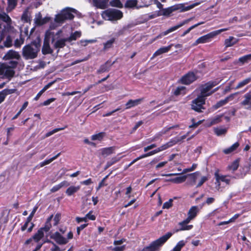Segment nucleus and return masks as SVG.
I'll return each instance as SVG.
<instances>
[{"instance_id":"f03ea898","label":"nucleus","mask_w":251,"mask_h":251,"mask_svg":"<svg viewBox=\"0 0 251 251\" xmlns=\"http://www.w3.org/2000/svg\"><path fill=\"white\" fill-rule=\"evenodd\" d=\"M75 9L66 7L63 9L59 13L56 14L54 18V21L56 23L62 24L68 20H72L74 18V13H76Z\"/></svg>"},{"instance_id":"a19ab883","label":"nucleus","mask_w":251,"mask_h":251,"mask_svg":"<svg viewBox=\"0 0 251 251\" xmlns=\"http://www.w3.org/2000/svg\"><path fill=\"white\" fill-rule=\"evenodd\" d=\"M44 236L43 228H40L33 236V238L36 242L39 241Z\"/></svg>"},{"instance_id":"8fccbe9b","label":"nucleus","mask_w":251,"mask_h":251,"mask_svg":"<svg viewBox=\"0 0 251 251\" xmlns=\"http://www.w3.org/2000/svg\"><path fill=\"white\" fill-rule=\"evenodd\" d=\"M137 4V0H128L126 1L125 6L126 7L132 8L136 6Z\"/></svg>"},{"instance_id":"5fc2aeb1","label":"nucleus","mask_w":251,"mask_h":251,"mask_svg":"<svg viewBox=\"0 0 251 251\" xmlns=\"http://www.w3.org/2000/svg\"><path fill=\"white\" fill-rule=\"evenodd\" d=\"M200 173L199 172L191 174L189 175L190 176L191 180L193 181L192 185H193L196 181L197 178L200 176Z\"/></svg>"},{"instance_id":"3c124183","label":"nucleus","mask_w":251,"mask_h":251,"mask_svg":"<svg viewBox=\"0 0 251 251\" xmlns=\"http://www.w3.org/2000/svg\"><path fill=\"white\" fill-rule=\"evenodd\" d=\"M0 19H1L5 23H9L11 22V20L9 16L4 12L2 13H0Z\"/></svg>"},{"instance_id":"bb28decb","label":"nucleus","mask_w":251,"mask_h":251,"mask_svg":"<svg viewBox=\"0 0 251 251\" xmlns=\"http://www.w3.org/2000/svg\"><path fill=\"white\" fill-rule=\"evenodd\" d=\"M115 149V148L114 147L102 149L101 150V154L104 157H106L114 153Z\"/></svg>"},{"instance_id":"20e7f679","label":"nucleus","mask_w":251,"mask_h":251,"mask_svg":"<svg viewBox=\"0 0 251 251\" xmlns=\"http://www.w3.org/2000/svg\"><path fill=\"white\" fill-rule=\"evenodd\" d=\"M40 50V45L34 43L25 46L23 48V55L26 59H32L37 56Z\"/></svg>"},{"instance_id":"79ce46f5","label":"nucleus","mask_w":251,"mask_h":251,"mask_svg":"<svg viewBox=\"0 0 251 251\" xmlns=\"http://www.w3.org/2000/svg\"><path fill=\"white\" fill-rule=\"evenodd\" d=\"M189 133H187L185 135H184L182 136H181L180 137H176V138H174L173 139H171L169 141H172V142H173V143H172V146L176 145V144H177V143L179 142H181V141H182L183 140H184V139H185L187 136H188Z\"/></svg>"},{"instance_id":"cd10ccee","label":"nucleus","mask_w":251,"mask_h":251,"mask_svg":"<svg viewBox=\"0 0 251 251\" xmlns=\"http://www.w3.org/2000/svg\"><path fill=\"white\" fill-rule=\"evenodd\" d=\"M15 89H4L0 92V103L2 102L6 95L10 94L15 92Z\"/></svg>"},{"instance_id":"864d4df0","label":"nucleus","mask_w":251,"mask_h":251,"mask_svg":"<svg viewBox=\"0 0 251 251\" xmlns=\"http://www.w3.org/2000/svg\"><path fill=\"white\" fill-rule=\"evenodd\" d=\"M185 245L184 241L181 240L177 243L176 245L174 248L173 251H180L181 248Z\"/></svg>"},{"instance_id":"4468645a","label":"nucleus","mask_w":251,"mask_h":251,"mask_svg":"<svg viewBox=\"0 0 251 251\" xmlns=\"http://www.w3.org/2000/svg\"><path fill=\"white\" fill-rule=\"evenodd\" d=\"M214 37L211 32L199 38L193 44V46H197L199 44H203L209 42L211 39Z\"/></svg>"},{"instance_id":"2f4dec72","label":"nucleus","mask_w":251,"mask_h":251,"mask_svg":"<svg viewBox=\"0 0 251 251\" xmlns=\"http://www.w3.org/2000/svg\"><path fill=\"white\" fill-rule=\"evenodd\" d=\"M172 141H169L168 142L166 143V144L162 145L161 146L159 147V148H157L156 149L153 150V152L155 153H157L160 151H164L171 147H172Z\"/></svg>"},{"instance_id":"603ef678","label":"nucleus","mask_w":251,"mask_h":251,"mask_svg":"<svg viewBox=\"0 0 251 251\" xmlns=\"http://www.w3.org/2000/svg\"><path fill=\"white\" fill-rule=\"evenodd\" d=\"M204 23L203 22H200V23H199L196 25H194L192 26H191V27H190L189 28H188L186 30H185L183 33V34L181 35L182 37H183L184 36H185L187 34H188V33L190 32V31L192 30L193 29H194V28L197 27L198 26L200 25H201L202 24H203Z\"/></svg>"},{"instance_id":"4d7b16f0","label":"nucleus","mask_w":251,"mask_h":251,"mask_svg":"<svg viewBox=\"0 0 251 251\" xmlns=\"http://www.w3.org/2000/svg\"><path fill=\"white\" fill-rule=\"evenodd\" d=\"M65 129V127H61V128H55L53 130L50 131H49L48 132H47L45 135V138H47V137H48L50 136H51V135L53 134L54 133L59 131H60V130H63Z\"/></svg>"},{"instance_id":"ea45409f","label":"nucleus","mask_w":251,"mask_h":251,"mask_svg":"<svg viewBox=\"0 0 251 251\" xmlns=\"http://www.w3.org/2000/svg\"><path fill=\"white\" fill-rule=\"evenodd\" d=\"M239 143L236 142L234 144H233L231 147L229 148L226 149L224 150V152L225 154H228L232 152L233 151H235L238 147H239Z\"/></svg>"},{"instance_id":"7ed1b4c3","label":"nucleus","mask_w":251,"mask_h":251,"mask_svg":"<svg viewBox=\"0 0 251 251\" xmlns=\"http://www.w3.org/2000/svg\"><path fill=\"white\" fill-rule=\"evenodd\" d=\"M171 232H168L157 240L152 242L148 246L145 247L141 251H159L163 245L172 236Z\"/></svg>"},{"instance_id":"a878e982","label":"nucleus","mask_w":251,"mask_h":251,"mask_svg":"<svg viewBox=\"0 0 251 251\" xmlns=\"http://www.w3.org/2000/svg\"><path fill=\"white\" fill-rule=\"evenodd\" d=\"M186 176H182L178 177H176L175 178L166 179L165 181L172 182L175 183L179 184L184 182L186 180Z\"/></svg>"},{"instance_id":"6e6552de","label":"nucleus","mask_w":251,"mask_h":251,"mask_svg":"<svg viewBox=\"0 0 251 251\" xmlns=\"http://www.w3.org/2000/svg\"><path fill=\"white\" fill-rule=\"evenodd\" d=\"M216 181H215V188L217 190H220L221 188V182L226 183L228 185L230 183L231 178H234V177L230 176H224L220 175L218 172H216L214 174Z\"/></svg>"},{"instance_id":"473e14b6","label":"nucleus","mask_w":251,"mask_h":251,"mask_svg":"<svg viewBox=\"0 0 251 251\" xmlns=\"http://www.w3.org/2000/svg\"><path fill=\"white\" fill-rule=\"evenodd\" d=\"M238 42V40L232 36H230L228 38L225 40V45L226 47H231Z\"/></svg>"},{"instance_id":"4be33fe9","label":"nucleus","mask_w":251,"mask_h":251,"mask_svg":"<svg viewBox=\"0 0 251 251\" xmlns=\"http://www.w3.org/2000/svg\"><path fill=\"white\" fill-rule=\"evenodd\" d=\"M223 115H216V116L209 118L207 120V125L208 126H210L212 125L217 124L221 122V118Z\"/></svg>"},{"instance_id":"c85d7f7f","label":"nucleus","mask_w":251,"mask_h":251,"mask_svg":"<svg viewBox=\"0 0 251 251\" xmlns=\"http://www.w3.org/2000/svg\"><path fill=\"white\" fill-rule=\"evenodd\" d=\"M199 211V209L197 206H193L190 208L188 212V216L191 219H193L196 217Z\"/></svg>"},{"instance_id":"052dcab7","label":"nucleus","mask_w":251,"mask_h":251,"mask_svg":"<svg viewBox=\"0 0 251 251\" xmlns=\"http://www.w3.org/2000/svg\"><path fill=\"white\" fill-rule=\"evenodd\" d=\"M3 64H6L9 68H12V69L14 70L17 67L18 62L17 61L11 60L8 62L4 63Z\"/></svg>"},{"instance_id":"a18cd8bd","label":"nucleus","mask_w":251,"mask_h":251,"mask_svg":"<svg viewBox=\"0 0 251 251\" xmlns=\"http://www.w3.org/2000/svg\"><path fill=\"white\" fill-rule=\"evenodd\" d=\"M115 38H112L109 40L107 41L106 42L103 44L104 48L103 49L104 50H107L112 47L113 44L115 42Z\"/></svg>"},{"instance_id":"c756f323","label":"nucleus","mask_w":251,"mask_h":251,"mask_svg":"<svg viewBox=\"0 0 251 251\" xmlns=\"http://www.w3.org/2000/svg\"><path fill=\"white\" fill-rule=\"evenodd\" d=\"M80 188V186H71L66 191V194L68 196L73 195L75 193L77 192Z\"/></svg>"},{"instance_id":"ddd939ff","label":"nucleus","mask_w":251,"mask_h":251,"mask_svg":"<svg viewBox=\"0 0 251 251\" xmlns=\"http://www.w3.org/2000/svg\"><path fill=\"white\" fill-rule=\"evenodd\" d=\"M50 19V18L49 17H45L43 18L41 13L39 12L35 15L34 21L36 25L40 26L48 23Z\"/></svg>"},{"instance_id":"6e6d98bb","label":"nucleus","mask_w":251,"mask_h":251,"mask_svg":"<svg viewBox=\"0 0 251 251\" xmlns=\"http://www.w3.org/2000/svg\"><path fill=\"white\" fill-rule=\"evenodd\" d=\"M104 136V133L100 132L98 134L93 135L91 136V139L92 140H99L100 141Z\"/></svg>"},{"instance_id":"dca6fc26","label":"nucleus","mask_w":251,"mask_h":251,"mask_svg":"<svg viewBox=\"0 0 251 251\" xmlns=\"http://www.w3.org/2000/svg\"><path fill=\"white\" fill-rule=\"evenodd\" d=\"M50 38L46 37V33L45 34V38L44 41V44L42 49L43 54H51L53 52V50L50 48Z\"/></svg>"},{"instance_id":"774afa93","label":"nucleus","mask_w":251,"mask_h":251,"mask_svg":"<svg viewBox=\"0 0 251 251\" xmlns=\"http://www.w3.org/2000/svg\"><path fill=\"white\" fill-rule=\"evenodd\" d=\"M60 219H61V214L60 213H57L55 215L54 219H53L54 226H56L58 224L59 221L60 220Z\"/></svg>"},{"instance_id":"69168bd1","label":"nucleus","mask_w":251,"mask_h":251,"mask_svg":"<svg viewBox=\"0 0 251 251\" xmlns=\"http://www.w3.org/2000/svg\"><path fill=\"white\" fill-rule=\"evenodd\" d=\"M208 179V176H202L198 183L197 187H199L201 186L205 181H206Z\"/></svg>"},{"instance_id":"c9c22d12","label":"nucleus","mask_w":251,"mask_h":251,"mask_svg":"<svg viewBox=\"0 0 251 251\" xmlns=\"http://www.w3.org/2000/svg\"><path fill=\"white\" fill-rule=\"evenodd\" d=\"M54 83V81H52L45 85L44 87L37 94L36 96L35 97L34 100H38L39 98L41 97V96L42 95V94L48 88H49Z\"/></svg>"},{"instance_id":"f257e3e1","label":"nucleus","mask_w":251,"mask_h":251,"mask_svg":"<svg viewBox=\"0 0 251 251\" xmlns=\"http://www.w3.org/2000/svg\"><path fill=\"white\" fill-rule=\"evenodd\" d=\"M61 30H58L55 33L50 30L46 32V37L51 39V42L53 44V47L56 49H58L57 52L61 48H63L66 45V42H68L67 38H60V35L62 33Z\"/></svg>"},{"instance_id":"393cba45","label":"nucleus","mask_w":251,"mask_h":251,"mask_svg":"<svg viewBox=\"0 0 251 251\" xmlns=\"http://www.w3.org/2000/svg\"><path fill=\"white\" fill-rule=\"evenodd\" d=\"M142 100L143 99L129 100L126 104V109H129L132 107L139 105L141 103Z\"/></svg>"},{"instance_id":"e2e57ef3","label":"nucleus","mask_w":251,"mask_h":251,"mask_svg":"<svg viewBox=\"0 0 251 251\" xmlns=\"http://www.w3.org/2000/svg\"><path fill=\"white\" fill-rule=\"evenodd\" d=\"M60 155V153L59 152L57 154H56L55 156L50 158V159L44 161L45 164L46 165H48V164L50 163L53 160L56 159Z\"/></svg>"},{"instance_id":"e433bc0d","label":"nucleus","mask_w":251,"mask_h":251,"mask_svg":"<svg viewBox=\"0 0 251 251\" xmlns=\"http://www.w3.org/2000/svg\"><path fill=\"white\" fill-rule=\"evenodd\" d=\"M185 87L178 86L174 91V94L175 96H178L179 95L185 94Z\"/></svg>"},{"instance_id":"0e129e2a","label":"nucleus","mask_w":251,"mask_h":251,"mask_svg":"<svg viewBox=\"0 0 251 251\" xmlns=\"http://www.w3.org/2000/svg\"><path fill=\"white\" fill-rule=\"evenodd\" d=\"M12 40L10 36H8L6 37V40L4 42V45L6 47H10L12 46Z\"/></svg>"},{"instance_id":"39448f33","label":"nucleus","mask_w":251,"mask_h":251,"mask_svg":"<svg viewBox=\"0 0 251 251\" xmlns=\"http://www.w3.org/2000/svg\"><path fill=\"white\" fill-rule=\"evenodd\" d=\"M101 15L103 18L107 20H118L123 17V13L117 9H108L103 11Z\"/></svg>"},{"instance_id":"bf43d9fd","label":"nucleus","mask_w":251,"mask_h":251,"mask_svg":"<svg viewBox=\"0 0 251 251\" xmlns=\"http://www.w3.org/2000/svg\"><path fill=\"white\" fill-rule=\"evenodd\" d=\"M110 5L117 7H122V4L120 0H113L110 2Z\"/></svg>"},{"instance_id":"37998d69","label":"nucleus","mask_w":251,"mask_h":251,"mask_svg":"<svg viewBox=\"0 0 251 251\" xmlns=\"http://www.w3.org/2000/svg\"><path fill=\"white\" fill-rule=\"evenodd\" d=\"M214 131L217 136H221L225 135L226 133L227 129L226 128H215Z\"/></svg>"},{"instance_id":"58836bf2","label":"nucleus","mask_w":251,"mask_h":251,"mask_svg":"<svg viewBox=\"0 0 251 251\" xmlns=\"http://www.w3.org/2000/svg\"><path fill=\"white\" fill-rule=\"evenodd\" d=\"M111 67L108 62L105 63L104 64L101 65L100 69L98 70V73H102L109 71Z\"/></svg>"},{"instance_id":"412c9836","label":"nucleus","mask_w":251,"mask_h":251,"mask_svg":"<svg viewBox=\"0 0 251 251\" xmlns=\"http://www.w3.org/2000/svg\"><path fill=\"white\" fill-rule=\"evenodd\" d=\"M193 219L188 216V217L185 220H184L183 221L179 223V225L181 226V227L179 230H184L191 229L192 228L193 226H187L186 225L188 224Z\"/></svg>"},{"instance_id":"9b49d317","label":"nucleus","mask_w":251,"mask_h":251,"mask_svg":"<svg viewBox=\"0 0 251 251\" xmlns=\"http://www.w3.org/2000/svg\"><path fill=\"white\" fill-rule=\"evenodd\" d=\"M187 23V21H184L182 22H181V23L179 24H177V25H175V26H172L170 28H169L168 29H167V30L162 32L161 34H160L159 35H158V36H157L153 40V41H155V40L157 39H159L160 38H161L162 36H165V35H167L168 34L172 32H173L175 30H176V29H177L178 28H180V27L182 26L183 25H184L185 24H186Z\"/></svg>"},{"instance_id":"f3484780","label":"nucleus","mask_w":251,"mask_h":251,"mask_svg":"<svg viewBox=\"0 0 251 251\" xmlns=\"http://www.w3.org/2000/svg\"><path fill=\"white\" fill-rule=\"evenodd\" d=\"M237 94L238 93L232 94L228 97H226L225 99L219 101L216 104L213 106L214 108L215 109H217L220 107L226 104L228 101L232 100L234 99V96Z\"/></svg>"},{"instance_id":"423d86ee","label":"nucleus","mask_w":251,"mask_h":251,"mask_svg":"<svg viewBox=\"0 0 251 251\" xmlns=\"http://www.w3.org/2000/svg\"><path fill=\"white\" fill-rule=\"evenodd\" d=\"M205 103V98L198 96V97L191 102V108L193 110L198 112H202L205 109L204 105Z\"/></svg>"},{"instance_id":"c03bdc74","label":"nucleus","mask_w":251,"mask_h":251,"mask_svg":"<svg viewBox=\"0 0 251 251\" xmlns=\"http://www.w3.org/2000/svg\"><path fill=\"white\" fill-rule=\"evenodd\" d=\"M239 167V161L236 160L233 161L231 165H229L228 168L229 170L232 171L233 172L236 171Z\"/></svg>"},{"instance_id":"09e8293b","label":"nucleus","mask_w":251,"mask_h":251,"mask_svg":"<svg viewBox=\"0 0 251 251\" xmlns=\"http://www.w3.org/2000/svg\"><path fill=\"white\" fill-rule=\"evenodd\" d=\"M175 10V8H174L173 7H170L165 9H162V15L164 16H169L170 14L172 13Z\"/></svg>"},{"instance_id":"9d476101","label":"nucleus","mask_w":251,"mask_h":251,"mask_svg":"<svg viewBox=\"0 0 251 251\" xmlns=\"http://www.w3.org/2000/svg\"><path fill=\"white\" fill-rule=\"evenodd\" d=\"M197 79V76L193 72H189L181 78V82L184 84H189Z\"/></svg>"},{"instance_id":"5701e85b","label":"nucleus","mask_w":251,"mask_h":251,"mask_svg":"<svg viewBox=\"0 0 251 251\" xmlns=\"http://www.w3.org/2000/svg\"><path fill=\"white\" fill-rule=\"evenodd\" d=\"M34 226V224L30 221H28V220L26 219L24 225L21 227V230L24 231L27 229V232L30 233L32 231Z\"/></svg>"},{"instance_id":"13d9d810","label":"nucleus","mask_w":251,"mask_h":251,"mask_svg":"<svg viewBox=\"0 0 251 251\" xmlns=\"http://www.w3.org/2000/svg\"><path fill=\"white\" fill-rule=\"evenodd\" d=\"M97 41L96 40H81L80 41V44L82 46H86L88 44H92L95 43Z\"/></svg>"},{"instance_id":"0eeeda50","label":"nucleus","mask_w":251,"mask_h":251,"mask_svg":"<svg viewBox=\"0 0 251 251\" xmlns=\"http://www.w3.org/2000/svg\"><path fill=\"white\" fill-rule=\"evenodd\" d=\"M218 82L216 81H209L201 87V95H199L202 98H205L206 97L210 96L212 94V88L217 85Z\"/></svg>"},{"instance_id":"f704fd0d","label":"nucleus","mask_w":251,"mask_h":251,"mask_svg":"<svg viewBox=\"0 0 251 251\" xmlns=\"http://www.w3.org/2000/svg\"><path fill=\"white\" fill-rule=\"evenodd\" d=\"M81 34V32L78 31H76L74 33H72L70 37L67 38L68 42H71L72 41L76 40L78 38L80 37Z\"/></svg>"},{"instance_id":"680f3d73","label":"nucleus","mask_w":251,"mask_h":251,"mask_svg":"<svg viewBox=\"0 0 251 251\" xmlns=\"http://www.w3.org/2000/svg\"><path fill=\"white\" fill-rule=\"evenodd\" d=\"M173 200L170 199L168 201L165 202L163 205V209H168L172 206Z\"/></svg>"},{"instance_id":"72a5a7b5","label":"nucleus","mask_w":251,"mask_h":251,"mask_svg":"<svg viewBox=\"0 0 251 251\" xmlns=\"http://www.w3.org/2000/svg\"><path fill=\"white\" fill-rule=\"evenodd\" d=\"M238 61L241 65L245 63H249L251 61V54H247L240 57Z\"/></svg>"},{"instance_id":"b1692460","label":"nucleus","mask_w":251,"mask_h":251,"mask_svg":"<svg viewBox=\"0 0 251 251\" xmlns=\"http://www.w3.org/2000/svg\"><path fill=\"white\" fill-rule=\"evenodd\" d=\"M5 25H2L0 23V37L3 38L5 32L8 31L11 28V22L6 23Z\"/></svg>"},{"instance_id":"f8f14e48","label":"nucleus","mask_w":251,"mask_h":251,"mask_svg":"<svg viewBox=\"0 0 251 251\" xmlns=\"http://www.w3.org/2000/svg\"><path fill=\"white\" fill-rule=\"evenodd\" d=\"M50 238L53 239L59 245H65L68 243V240L64 237L58 232H55L50 236Z\"/></svg>"},{"instance_id":"338daca9","label":"nucleus","mask_w":251,"mask_h":251,"mask_svg":"<svg viewBox=\"0 0 251 251\" xmlns=\"http://www.w3.org/2000/svg\"><path fill=\"white\" fill-rule=\"evenodd\" d=\"M23 43L24 39L20 38V39H17L15 41L14 46L15 47L18 48L20 47L21 46V45H22Z\"/></svg>"},{"instance_id":"2eb2a0df","label":"nucleus","mask_w":251,"mask_h":251,"mask_svg":"<svg viewBox=\"0 0 251 251\" xmlns=\"http://www.w3.org/2000/svg\"><path fill=\"white\" fill-rule=\"evenodd\" d=\"M243 100L240 104L247 109H251V93H247L243 96Z\"/></svg>"},{"instance_id":"aec40b11","label":"nucleus","mask_w":251,"mask_h":251,"mask_svg":"<svg viewBox=\"0 0 251 251\" xmlns=\"http://www.w3.org/2000/svg\"><path fill=\"white\" fill-rule=\"evenodd\" d=\"M94 5L98 8L105 9L107 6L109 0H92Z\"/></svg>"},{"instance_id":"4c0bfd02","label":"nucleus","mask_w":251,"mask_h":251,"mask_svg":"<svg viewBox=\"0 0 251 251\" xmlns=\"http://www.w3.org/2000/svg\"><path fill=\"white\" fill-rule=\"evenodd\" d=\"M251 81V78H247L244 80H243L241 81H240L238 84L236 85V86L235 87V89H238L241 88L243 87L246 85L248 84Z\"/></svg>"},{"instance_id":"6ab92c4d","label":"nucleus","mask_w":251,"mask_h":251,"mask_svg":"<svg viewBox=\"0 0 251 251\" xmlns=\"http://www.w3.org/2000/svg\"><path fill=\"white\" fill-rule=\"evenodd\" d=\"M173 46V44H171L167 47H163L160 48L158 50H157L153 54L151 59L154 58L155 57L160 55L163 53L168 52L171 49Z\"/></svg>"},{"instance_id":"7c9ffc66","label":"nucleus","mask_w":251,"mask_h":251,"mask_svg":"<svg viewBox=\"0 0 251 251\" xmlns=\"http://www.w3.org/2000/svg\"><path fill=\"white\" fill-rule=\"evenodd\" d=\"M172 141H169L168 142L166 143V144L162 145L161 146L159 147V148H157L156 149L153 150V152L155 153H157L160 151H164L171 147H172Z\"/></svg>"},{"instance_id":"1a4fd4ad","label":"nucleus","mask_w":251,"mask_h":251,"mask_svg":"<svg viewBox=\"0 0 251 251\" xmlns=\"http://www.w3.org/2000/svg\"><path fill=\"white\" fill-rule=\"evenodd\" d=\"M15 74L12 68H9L6 64L0 63V76L7 78H12Z\"/></svg>"},{"instance_id":"de8ad7c7","label":"nucleus","mask_w":251,"mask_h":251,"mask_svg":"<svg viewBox=\"0 0 251 251\" xmlns=\"http://www.w3.org/2000/svg\"><path fill=\"white\" fill-rule=\"evenodd\" d=\"M67 183L66 181H63L60 184L53 186L50 190V191L52 193L58 191L61 188L65 185Z\"/></svg>"},{"instance_id":"49530a36","label":"nucleus","mask_w":251,"mask_h":251,"mask_svg":"<svg viewBox=\"0 0 251 251\" xmlns=\"http://www.w3.org/2000/svg\"><path fill=\"white\" fill-rule=\"evenodd\" d=\"M8 6L7 8L8 11L13 9L17 4V0H8Z\"/></svg>"},{"instance_id":"a211bd4d","label":"nucleus","mask_w":251,"mask_h":251,"mask_svg":"<svg viewBox=\"0 0 251 251\" xmlns=\"http://www.w3.org/2000/svg\"><path fill=\"white\" fill-rule=\"evenodd\" d=\"M3 59L5 60H9L11 59L19 60L20 59V55L18 52L15 50H10L4 56Z\"/></svg>"}]
</instances>
